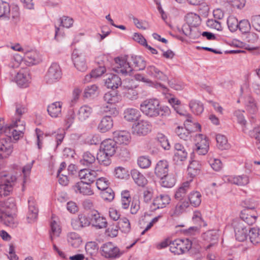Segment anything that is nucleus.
I'll return each instance as SVG.
<instances>
[{"label": "nucleus", "mask_w": 260, "mask_h": 260, "mask_svg": "<svg viewBox=\"0 0 260 260\" xmlns=\"http://www.w3.org/2000/svg\"><path fill=\"white\" fill-rule=\"evenodd\" d=\"M116 64V72L123 75H130L133 70L140 71L146 67L144 59L140 56H128L118 57L115 58Z\"/></svg>", "instance_id": "1"}, {"label": "nucleus", "mask_w": 260, "mask_h": 260, "mask_svg": "<svg viewBox=\"0 0 260 260\" xmlns=\"http://www.w3.org/2000/svg\"><path fill=\"white\" fill-rule=\"evenodd\" d=\"M140 110L143 114L150 117L159 115L164 116L169 114L168 107H161L159 101L156 99H149L143 101L140 105Z\"/></svg>", "instance_id": "2"}, {"label": "nucleus", "mask_w": 260, "mask_h": 260, "mask_svg": "<svg viewBox=\"0 0 260 260\" xmlns=\"http://www.w3.org/2000/svg\"><path fill=\"white\" fill-rule=\"evenodd\" d=\"M25 130L24 122L21 121L19 118L13 120V123L5 128L4 133L7 137H12L14 140H17L22 137Z\"/></svg>", "instance_id": "3"}, {"label": "nucleus", "mask_w": 260, "mask_h": 260, "mask_svg": "<svg viewBox=\"0 0 260 260\" xmlns=\"http://www.w3.org/2000/svg\"><path fill=\"white\" fill-rule=\"evenodd\" d=\"M19 8L17 6L11 9L9 4L4 2H0V19L8 20L12 18L14 23H16L19 18Z\"/></svg>", "instance_id": "4"}, {"label": "nucleus", "mask_w": 260, "mask_h": 260, "mask_svg": "<svg viewBox=\"0 0 260 260\" xmlns=\"http://www.w3.org/2000/svg\"><path fill=\"white\" fill-rule=\"evenodd\" d=\"M192 243L188 239H178L170 242V250L174 254L180 255L188 251Z\"/></svg>", "instance_id": "5"}, {"label": "nucleus", "mask_w": 260, "mask_h": 260, "mask_svg": "<svg viewBox=\"0 0 260 260\" xmlns=\"http://www.w3.org/2000/svg\"><path fill=\"white\" fill-rule=\"evenodd\" d=\"M0 177L4 178L0 184V197H5L12 191L17 178L15 175H8L5 172H0Z\"/></svg>", "instance_id": "6"}, {"label": "nucleus", "mask_w": 260, "mask_h": 260, "mask_svg": "<svg viewBox=\"0 0 260 260\" xmlns=\"http://www.w3.org/2000/svg\"><path fill=\"white\" fill-rule=\"evenodd\" d=\"M104 100L109 104V105H107L104 108V111L109 112L111 115H117L118 111L116 108L115 104L119 101L120 96L116 91H112L106 93L104 96Z\"/></svg>", "instance_id": "7"}, {"label": "nucleus", "mask_w": 260, "mask_h": 260, "mask_svg": "<svg viewBox=\"0 0 260 260\" xmlns=\"http://www.w3.org/2000/svg\"><path fill=\"white\" fill-rule=\"evenodd\" d=\"M101 251L102 256L110 259L118 258L122 254L119 248L112 242L104 244L101 247Z\"/></svg>", "instance_id": "8"}, {"label": "nucleus", "mask_w": 260, "mask_h": 260, "mask_svg": "<svg viewBox=\"0 0 260 260\" xmlns=\"http://www.w3.org/2000/svg\"><path fill=\"white\" fill-rule=\"evenodd\" d=\"M232 225L234 230L236 240L240 242L244 241L247 238V225L244 224L243 221L241 219H234Z\"/></svg>", "instance_id": "9"}, {"label": "nucleus", "mask_w": 260, "mask_h": 260, "mask_svg": "<svg viewBox=\"0 0 260 260\" xmlns=\"http://www.w3.org/2000/svg\"><path fill=\"white\" fill-rule=\"evenodd\" d=\"M61 76L62 72L59 64L57 63H52L46 75V82L49 84H52L59 81Z\"/></svg>", "instance_id": "10"}, {"label": "nucleus", "mask_w": 260, "mask_h": 260, "mask_svg": "<svg viewBox=\"0 0 260 260\" xmlns=\"http://www.w3.org/2000/svg\"><path fill=\"white\" fill-rule=\"evenodd\" d=\"M195 151L199 155H205L209 150V143L207 137L202 134L197 135L194 139Z\"/></svg>", "instance_id": "11"}, {"label": "nucleus", "mask_w": 260, "mask_h": 260, "mask_svg": "<svg viewBox=\"0 0 260 260\" xmlns=\"http://www.w3.org/2000/svg\"><path fill=\"white\" fill-rule=\"evenodd\" d=\"M151 123L147 121L142 120L135 123L133 126V133L137 136H145L151 131Z\"/></svg>", "instance_id": "12"}, {"label": "nucleus", "mask_w": 260, "mask_h": 260, "mask_svg": "<svg viewBox=\"0 0 260 260\" xmlns=\"http://www.w3.org/2000/svg\"><path fill=\"white\" fill-rule=\"evenodd\" d=\"M13 150V143L10 137L0 139V158H7L11 154Z\"/></svg>", "instance_id": "13"}, {"label": "nucleus", "mask_w": 260, "mask_h": 260, "mask_svg": "<svg viewBox=\"0 0 260 260\" xmlns=\"http://www.w3.org/2000/svg\"><path fill=\"white\" fill-rule=\"evenodd\" d=\"M257 218V213L254 208H246L241 212L240 217L235 219H241L244 224L252 225L254 223Z\"/></svg>", "instance_id": "14"}, {"label": "nucleus", "mask_w": 260, "mask_h": 260, "mask_svg": "<svg viewBox=\"0 0 260 260\" xmlns=\"http://www.w3.org/2000/svg\"><path fill=\"white\" fill-rule=\"evenodd\" d=\"M14 212L4 211L1 209L0 212V223L12 228L16 227L18 224Z\"/></svg>", "instance_id": "15"}, {"label": "nucleus", "mask_w": 260, "mask_h": 260, "mask_svg": "<svg viewBox=\"0 0 260 260\" xmlns=\"http://www.w3.org/2000/svg\"><path fill=\"white\" fill-rule=\"evenodd\" d=\"M23 59L28 66H32L39 63L42 61L39 53L35 50H25Z\"/></svg>", "instance_id": "16"}, {"label": "nucleus", "mask_w": 260, "mask_h": 260, "mask_svg": "<svg viewBox=\"0 0 260 260\" xmlns=\"http://www.w3.org/2000/svg\"><path fill=\"white\" fill-rule=\"evenodd\" d=\"M78 176L81 181L91 184L96 180L98 173L93 170L83 169L80 170Z\"/></svg>", "instance_id": "17"}, {"label": "nucleus", "mask_w": 260, "mask_h": 260, "mask_svg": "<svg viewBox=\"0 0 260 260\" xmlns=\"http://www.w3.org/2000/svg\"><path fill=\"white\" fill-rule=\"evenodd\" d=\"M170 198L168 194H160L153 200L150 209L151 211H154L158 209L163 208L170 203Z\"/></svg>", "instance_id": "18"}, {"label": "nucleus", "mask_w": 260, "mask_h": 260, "mask_svg": "<svg viewBox=\"0 0 260 260\" xmlns=\"http://www.w3.org/2000/svg\"><path fill=\"white\" fill-rule=\"evenodd\" d=\"M72 189L76 193L83 196H91L94 193L91 188V184L81 181L73 185Z\"/></svg>", "instance_id": "19"}, {"label": "nucleus", "mask_w": 260, "mask_h": 260, "mask_svg": "<svg viewBox=\"0 0 260 260\" xmlns=\"http://www.w3.org/2000/svg\"><path fill=\"white\" fill-rule=\"evenodd\" d=\"M50 228L49 237L51 241L53 243L54 240L59 237L61 233V228L58 219L53 215L52 216L51 220L50 222Z\"/></svg>", "instance_id": "20"}, {"label": "nucleus", "mask_w": 260, "mask_h": 260, "mask_svg": "<svg viewBox=\"0 0 260 260\" xmlns=\"http://www.w3.org/2000/svg\"><path fill=\"white\" fill-rule=\"evenodd\" d=\"M28 210L26 215L28 223H32L36 221L38 218V209L34 199L30 197L28 200Z\"/></svg>", "instance_id": "21"}, {"label": "nucleus", "mask_w": 260, "mask_h": 260, "mask_svg": "<svg viewBox=\"0 0 260 260\" xmlns=\"http://www.w3.org/2000/svg\"><path fill=\"white\" fill-rule=\"evenodd\" d=\"M90 223L96 229H101L106 228L107 222L106 219L101 216L97 211H92L90 215Z\"/></svg>", "instance_id": "22"}, {"label": "nucleus", "mask_w": 260, "mask_h": 260, "mask_svg": "<svg viewBox=\"0 0 260 260\" xmlns=\"http://www.w3.org/2000/svg\"><path fill=\"white\" fill-rule=\"evenodd\" d=\"M113 136L116 144L127 145L131 140V134L126 131H116L113 133Z\"/></svg>", "instance_id": "23"}, {"label": "nucleus", "mask_w": 260, "mask_h": 260, "mask_svg": "<svg viewBox=\"0 0 260 260\" xmlns=\"http://www.w3.org/2000/svg\"><path fill=\"white\" fill-rule=\"evenodd\" d=\"M117 145L116 142L113 139H106L101 144L100 148L103 151L113 156L116 152Z\"/></svg>", "instance_id": "24"}, {"label": "nucleus", "mask_w": 260, "mask_h": 260, "mask_svg": "<svg viewBox=\"0 0 260 260\" xmlns=\"http://www.w3.org/2000/svg\"><path fill=\"white\" fill-rule=\"evenodd\" d=\"M72 59L76 69L81 72L85 71L87 69V64L84 56L78 55L76 51L72 54Z\"/></svg>", "instance_id": "25"}, {"label": "nucleus", "mask_w": 260, "mask_h": 260, "mask_svg": "<svg viewBox=\"0 0 260 260\" xmlns=\"http://www.w3.org/2000/svg\"><path fill=\"white\" fill-rule=\"evenodd\" d=\"M30 79L29 72L27 70L20 71L17 74L15 81L17 84L21 87H26Z\"/></svg>", "instance_id": "26"}, {"label": "nucleus", "mask_w": 260, "mask_h": 260, "mask_svg": "<svg viewBox=\"0 0 260 260\" xmlns=\"http://www.w3.org/2000/svg\"><path fill=\"white\" fill-rule=\"evenodd\" d=\"M169 164L166 160H159L156 165L154 173L157 177L161 178L168 174Z\"/></svg>", "instance_id": "27"}, {"label": "nucleus", "mask_w": 260, "mask_h": 260, "mask_svg": "<svg viewBox=\"0 0 260 260\" xmlns=\"http://www.w3.org/2000/svg\"><path fill=\"white\" fill-rule=\"evenodd\" d=\"M62 103L60 102H54L47 108L49 115L53 118L59 117L61 115Z\"/></svg>", "instance_id": "28"}, {"label": "nucleus", "mask_w": 260, "mask_h": 260, "mask_svg": "<svg viewBox=\"0 0 260 260\" xmlns=\"http://www.w3.org/2000/svg\"><path fill=\"white\" fill-rule=\"evenodd\" d=\"M203 238L204 240L210 243L206 246V249H210V247L214 246L218 241V235L214 231H208L203 235Z\"/></svg>", "instance_id": "29"}, {"label": "nucleus", "mask_w": 260, "mask_h": 260, "mask_svg": "<svg viewBox=\"0 0 260 260\" xmlns=\"http://www.w3.org/2000/svg\"><path fill=\"white\" fill-rule=\"evenodd\" d=\"M113 126V121L111 116H106L103 117L98 125V128L102 133H106Z\"/></svg>", "instance_id": "30"}, {"label": "nucleus", "mask_w": 260, "mask_h": 260, "mask_svg": "<svg viewBox=\"0 0 260 260\" xmlns=\"http://www.w3.org/2000/svg\"><path fill=\"white\" fill-rule=\"evenodd\" d=\"M146 71L148 75L154 78L161 81H165L167 79V76L154 66H148Z\"/></svg>", "instance_id": "31"}, {"label": "nucleus", "mask_w": 260, "mask_h": 260, "mask_svg": "<svg viewBox=\"0 0 260 260\" xmlns=\"http://www.w3.org/2000/svg\"><path fill=\"white\" fill-rule=\"evenodd\" d=\"M96 156L89 151L84 152L80 160V163L83 166L89 167L95 162Z\"/></svg>", "instance_id": "32"}, {"label": "nucleus", "mask_w": 260, "mask_h": 260, "mask_svg": "<svg viewBox=\"0 0 260 260\" xmlns=\"http://www.w3.org/2000/svg\"><path fill=\"white\" fill-rule=\"evenodd\" d=\"M67 240L71 246L75 248H79L82 243L81 237L75 232L69 233L67 235Z\"/></svg>", "instance_id": "33"}, {"label": "nucleus", "mask_w": 260, "mask_h": 260, "mask_svg": "<svg viewBox=\"0 0 260 260\" xmlns=\"http://www.w3.org/2000/svg\"><path fill=\"white\" fill-rule=\"evenodd\" d=\"M105 85L108 88H117L121 84V80L120 77L116 75L110 74L105 79Z\"/></svg>", "instance_id": "34"}, {"label": "nucleus", "mask_w": 260, "mask_h": 260, "mask_svg": "<svg viewBox=\"0 0 260 260\" xmlns=\"http://www.w3.org/2000/svg\"><path fill=\"white\" fill-rule=\"evenodd\" d=\"M189 189L190 182L189 181H186L181 184L176 191L175 194V199L178 201L183 200Z\"/></svg>", "instance_id": "35"}, {"label": "nucleus", "mask_w": 260, "mask_h": 260, "mask_svg": "<svg viewBox=\"0 0 260 260\" xmlns=\"http://www.w3.org/2000/svg\"><path fill=\"white\" fill-rule=\"evenodd\" d=\"M106 58L105 56H102L97 58L96 62L100 66L91 72V76L93 78L99 77L106 72L105 63L104 62L100 63V61H104Z\"/></svg>", "instance_id": "36"}, {"label": "nucleus", "mask_w": 260, "mask_h": 260, "mask_svg": "<svg viewBox=\"0 0 260 260\" xmlns=\"http://www.w3.org/2000/svg\"><path fill=\"white\" fill-rule=\"evenodd\" d=\"M112 156L100 149L96 155V159L100 165L104 166H108L111 164Z\"/></svg>", "instance_id": "37"}, {"label": "nucleus", "mask_w": 260, "mask_h": 260, "mask_svg": "<svg viewBox=\"0 0 260 260\" xmlns=\"http://www.w3.org/2000/svg\"><path fill=\"white\" fill-rule=\"evenodd\" d=\"M124 118L127 121H134L137 120L140 113L138 110L135 108H127L124 111Z\"/></svg>", "instance_id": "38"}, {"label": "nucleus", "mask_w": 260, "mask_h": 260, "mask_svg": "<svg viewBox=\"0 0 260 260\" xmlns=\"http://www.w3.org/2000/svg\"><path fill=\"white\" fill-rule=\"evenodd\" d=\"M131 175L135 182L140 186H144L147 183L145 177L138 170L133 169L131 171Z\"/></svg>", "instance_id": "39"}, {"label": "nucleus", "mask_w": 260, "mask_h": 260, "mask_svg": "<svg viewBox=\"0 0 260 260\" xmlns=\"http://www.w3.org/2000/svg\"><path fill=\"white\" fill-rule=\"evenodd\" d=\"M92 112L91 107L84 105L80 108L78 110L77 116L80 121H84L89 117Z\"/></svg>", "instance_id": "40"}, {"label": "nucleus", "mask_w": 260, "mask_h": 260, "mask_svg": "<svg viewBox=\"0 0 260 260\" xmlns=\"http://www.w3.org/2000/svg\"><path fill=\"white\" fill-rule=\"evenodd\" d=\"M1 209H3L4 211L10 210L11 212H15L16 205L14 199L10 198L4 202H0V212H1Z\"/></svg>", "instance_id": "41"}, {"label": "nucleus", "mask_w": 260, "mask_h": 260, "mask_svg": "<svg viewBox=\"0 0 260 260\" xmlns=\"http://www.w3.org/2000/svg\"><path fill=\"white\" fill-rule=\"evenodd\" d=\"M185 21L193 27H197L200 24L201 19L200 16L197 14L189 13L185 16Z\"/></svg>", "instance_id": "42"}, {"label": "nucleus", "mask_w": 260, "mask_h": 260, "mask_svg": "<svg viewBox=\"0 0 260 260\" xmlns=\"http://www.w3.org/2000/svg\"><path fill=\"white\" fill-rule=\"evenodd\" d=\"M160 179L161 186L165 187H172L176 183V178L172 174H168Z\"/></svg>", "instance_id": "43"}, {"label": "nucleus", "mask_w": 260, "mask_h": 260, "mask_svg": "<svg viewBox=\"0 0 260 260\" xmlns=\"http://www.w3.org/2000/svg\"><path fill=\"white\" fill-rule=\"evenodd\" d=\"M228 180L229 182L238 185H245L249 183L248 177L246 175L230 176Z\"/></svg>", "instance_id": "44"}, {"label": "nucleus", "mask_w": 260, "mask_h": 260, "mask_svg": "<svg viewBox=\"0 0 260 260\" xmlns=\"http://www.w3.org/2000/svg\"><path fill=\"white\" fill-rule=\"evenodd\" d=\"M249 237L250 242L253 245L260 243V229L253 228L249 230Z\"/></svg>", "instance_id": "45"}, {"label": "nucleus", "mask_w": 260, "mask_h": 260, "mask_svg": "<svg viewBox=\"0 0 260 260\" xmlns=\"http://www.w3.org/2000/svg\"><path fill=\"white\" fill-rule=\"evenodd\" d=\"M245 105L247 110L251 114H255L258 110L257 103L251 96H248L245 99Z\"/></svg>", "instance_id": "46"}, {"label": "nucleus", "mask_w": 260, "mask_h": 260, "mask_svg": "<svg viewBox=\"0 0 260 260\" xmlns=\"http://www.w3.org/2000/svg\"><path fill=\"white\" fill-rule=\"evenodd\" d=\"M201 165L196 160L191 161L187 168L188 174L192 178L199 174Z\"/></svg>", "instance_id": "47"}, {"label": "nucleus", "mask_w": 260, "mask_h": 260, "mask_svg": "<svg viewBox=\"0 0 260 260\" xmlns=\"http://www.w3.org/2000/svg\"><path fill=\"white\" fill-rule=\"evenodd\" d=\"M189 207V203L187 201H179L176 205L175 208L173 211V215L179 216L184 212Z\"/></svg>", "instance_id": "48"}, {"label": "nucleus", "mask_w": 260, "mask_h": 260, "mask_svg": "<svg viewBox=\"0 0 260 260\" xmlns=\"http://www.w3.org/2000/svg\"><path fill=\"white\" fill-rule=\"evenodd\" d=\"M175 133L180 139L184 141L189 140L191 137L190 131L188 128L178 126L175 130Z\"/></svg>", "instance_id": "49"}, {"label": "nucleus", "mask_w": 260, "mask_h": 260, "mask_svg": "<svg viewBox=\"0 0 260 260\" xmlns=\"http://www.w3.org/2000/svg\"><path fill=\"white\" fill-rule=\"evenodd\" d=\"M201 194L199 191L191 192L189 196L188 199L190 204L194 207L199 206L201 203Z\"/></svg>", "instance_id": "50"}, {"label": "nucleus", "mask_w": 260, "mask_h": 260, "mask_svg": "<svg viewBox=\"0 0 260 260\" xmlns=\"http://www.w3.org/2000/svg\"><path fill=\"white\" fill-rule=\"evenodd\" d=\"M189 107L192 112L196 115L201 114L204 111L203 104L196 100H192L190 102Z\"/></svg>", "instance_id": "51"}, {"label": "nucleus", "mask_w": 260, "mask_h": 260, "mask_svg": "<svg viewBox=\"0 0 260 260\" xmlns=\"http://www.w3.org/2000/svg\"><path fill=\"white\" fill-rule=\"evenodd\" d=\"M118 226L121 232L124 233H129L131 229L130 222L126 217H122L119 219Z\"/></svg>", "instance_id": "52"}, {"label": "nucleus", "mask_w": 260, "mask_h": 260, "mask_svg": "<svg viewBox=\"0 0 260 260\" xmlns=\"http://www.w3.org/2000/svg\"><path fill=\"white\" fill-rule=\"evenodd\" d=\"M84 96L90 98L97 96L99 94V88L96 85L88 86L84 90Z\"/></svg>", "instance_id": "53"}, {"label": "nucleus", "mask_w": 260, "mask_h": 260, "mask_svg": "<svg viewBox=\"0 0 260 260\" xmlns=\"http://www.w3.org/2000/svg\"><path fill=\"white\" fill-rule=\"evenodd\" d=\"M216 141L218 147L220 149H226L229 148V144L226 138L222 135L218 134L216 135Z\"/></svg>", "instance_id": "54"}, {"label": "nucleus", "mask_w": 260, "mask_h": 260, "mask_svg": "<svg viewBox=\"0 0 260 260\" xmlns=\"http://www.w3.org/2000/svg\"><path fill=\"white\" fill-rule=\"evenodd\" d=\"M136 89L132 88L123 90L122 93L124 97L130 100H136L138 98V92Z\"/></svg>", "instance_id": "55"}, {"label": "nucleus", "mask_w": 260, "mask_h": 260, "mask_svg": "<svg viewBox=\"0 0 260 260\" xmlns=\"http://www.w3.org/2000/svg\"><path fill=\"white\" fill-rule=\"evenodd\" d=\"M122 87L123 90L136 88L138 86L136 81L133 79L127 78L123 80V82H121Z\"/></svg>", "instance_id": "56"}, {"label": "nucleus", "mask_w": 260, "mask_h": 260, "mask_svg": "<svg viewBox=\"0 0 260 260\" xmlns=\"http://www.w3.org/2000/svg\"><path fill=\"white\" fill-rule=\"evenodd\" d=\"M243 111L241 110H236L234 112V115L237 117L238 122L243 127L242 131L244 133L245 132V125L246 123V121L245 119L244 116L243 115Z\"/></svg>", "instance_id": "57"}, {"label": "nucleus", "mask_w": 260, "mask_h": 260, "mask_svg": "<svg viewBox=\"0 0 260 260\" xmlns=\"http://www.w3.org/2000/svg\"><path fill=\"white\" fill-rule=\"evenodd\" d=\"M239 22L238 19L234 16H230L227 19V24L229 29L234 32L238 28Z\"/></svg>", "instance_id": "58"}, {"label": "nucleus", "mask_w": 260, "mask_h": 260, "mask_svg": "<svg viewBox=\"0 0 260 260\" xmlns=\"http://www.w3.org/2000/svg\"><path fill=\"white\" fill-rule=\"evenodd\" d=\"M138 166L143 169L149 168L151 165V160L148 157L145 156H140L138 159Z\"/></svg>", "instance_id": "59"}, {"label": "nucleus", "mask_w": 260, "mask_h": 260, "mask_svg": "<svg viewBox=\"0 0 260 260\" xmlns=\"http://www.w3.org/2000/svg\"><path fill=\"white\" fill-rule=\"evenodd\" d=\"M98 188L102 191L109 188V181L104 177H101L96 180V182Z\"/></svg>", "instance_id": "60"}, {"label": "nucleus", "mask_w": 260, "mask_h": 260, "mask_svg": "<svg viewBox=\"0 0 260 260\" xmlns=\"http://www.w3.org/2000/svg\"><path fill=\"white\" fill-rule=\"evenodd\" d=\"M187 157V152L184 149L181 151L175 152L174 160L177 162L183 161L185 160Z\"/></svg>", "instance_id": "61"}, {"label": "nucleus", "mask_w": 260, "mask_h": 260, "mask_svg": "<svg viewBox=\"0 0 260 260\" xmlns=\"http://www.w3.org/2000/svg\"><path fill=\"white\" fill-rule=\"evenodd\" d=\"M238 28L243 33L248 32L250 29V23L246 19H243L239 22Z\"/></svg>", "instance_id": "62"}, {"label": "nucleus", "mask_w": 260, "mask_h": 260, "mask_svg": "<svg viewBox=\"0 0 260 260\" xmlns=\"http://www.w3.org/2000/svg\"><path fill=\"white\" fill-rule=\"evenodd\" d=\"M101 195L105 200L109 201H111L114 198V192L110 187L103 190Z\"/></svg>", "instance_id": "63"}, {"label": "nucleus", "mask_w": 260, "mask_h": 260, "mask_svg": "<svg viewBox=\"0 0 260 260\" xmlns=\"http://www.w3.org/2000/svg\"><path fill=\"white\" fill-rule=\"evenodd\" d=\"M251 23L253 28L260 32V15H254L251 18Z\"/></svg>", "instance_id": "64"}]
</instances>
